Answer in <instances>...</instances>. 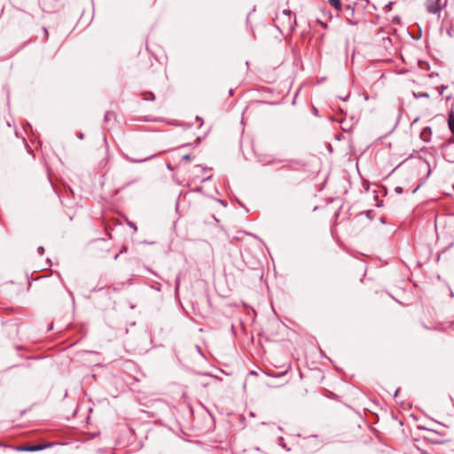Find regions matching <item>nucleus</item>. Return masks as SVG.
Returning <instances> with one entry per match:
<instances>
[{
  "label": "nucleus",
  "mask_w": 454,
  "mask_h": 454,
  "mask_svg": "<svg viewBox=\"0 0 454 454\" xmlns=\"http://www.w3.org/2000/svg\"><path fill=\"white\" fill-rule=\"evenodd\" d=\"M79 138L82 139V138H83V135H82V134H81V135L79 136Z\"/></svg>",
  "instance_id": "obj_14"
},
{
  "label": "nucleus",
  "mask_w": 454,
  "mask_h": 454,
  "mask_svg": "<svg viewBox=\"0 0 454 454\" xmlns=\"http://www.w3.org/2000/svg\"><path fill=\"white\" fill-rule=\"evenodd\" d=\"M414 97L417 98H428L429 95L427 93H413Z\"/></svg>",
  "instance_id": "obj_8"
},
{
  "label": "nucleus",
  "mask_w": 454,
  "mask_h": 454,
  "mask_svg": "<svg viewBox=\"0 0 454 454\" xmlns=\"http://www.w3.org/2000/svg\"><path fill=\"white\" fill-rule=\"evenodd\" d=\"M329 4L335 8L336 11L341 10V3L340 0H328Z\"/></svg>",
  "instance_id": "obj_4"
},
{
  "label": "nucleus",
  "mask_w": 454,
  "mask_h": 454,
  "mask_svg": "<svg viewBox=\"0 0 454 454\" xmlns=\"http://www.w3.org/2000/svg\"><path fill=\"white\" fill-rule=\"evenodd\" d=\"M434 434V431L429 430V429H426V430H425L424 438H426V439H431V434Z\"/></svg>",
  "instance_id": "obj_7"
},
{
  "label": "nucleus",
  "mask_w": 454,
  "mask_h": 454,
  "mask_svg": "<svg viewBox=\"0 0 454 454\" xmlns=\"http://www.w3.org/2000/svg\"><path fill=\"white\" fill-rule=\"evenodd\" d=\"M148 158H145V159H143V160H139L138 161L140 162H143L144 160H147Z\"/></svg>",
  "instance_id": "obj_13"
},
{
  "label": "nucleus",
  "mask_w": 454,
  "mask_h": 454,
  "mask_svg": "<svg viewBox=\"0 0 454 454\" xmlns=\"http://www.w3.org/2000/svg\"><path fill=\"white\" fill-rule=\"evenodd\" d=\"M446 6V0H429L427 5V12L433 14L440 12Z\"/></svg>",
  "instance_id": "obj_1"
},
{
  "label": "nucleus",
  "mask_w": 454,
  "mask_h": 454,
  "mask_svg": "<svg viewBox=\"0 0 454 454\" xmlns=\"http://www.w3.org/2000/svg\"><path fill=\"white\" fill-rule=\"evenodd\" d=\"M448 124L451 133L454 135V111H450L449 114Z\"/></svg>",
  "instance_id": "obj_3"
},
{
  "label": "nucleus",
  "mask_w": 454,
  "mask_h": 454,
  "mask_svg": "<svg viewBox=\"0 0 454 454\" xmlns=\"http://www.w3.org/2000/svg\"><path fill=\"white\" fill-rule=\"evenodd\" d=\"M43 31H44L45 36L48 37V30L46 28H43Z\"/></svg>",
  "instance_id": "obj_12"
},
{
  "label": "nucleus",
  "mask_w": 454,
  "mask_h": 454,
  "mask_svg": "<svg viewBox=\"0 0 454 454\" xmlns=\"http://www.w3.org/2000/svg\"><path fill=\"white\" fill-rule=\"evenodd\" d=\"M54 442H48L45 444H37V445H20L16 448L19 451H28V452H34L38 450H43L44 449L50 448L53 446Z\"/></svg>",
  "instance_id": "obj_2"
},
{
  "label": "nucleus",
  "mask_w": 454,
  "mask_h": 454,
  "mask_svg": "<svg viewBox=\"0 0 454 454\" xmlns=\"http://www.w3.org/2000/svg\"><path fill=\"white\" fill-rule=\"evenodd\" d=\"M289 368H290V365H287L286 370L282 373H280L279 375H283V374L286 373Z\"/></svg>",
  "instance_id": "obj_11"
},
{
  "label": "nucleus",
  "mask_w": 454,
  "mask_h": 454,
  "mask_svg": "<svg viewBox=\"0 0 454 454\" xmlns=\"http://www.w3.org/2000/svg\"><path fill=\"white\" fill-rule=\"evenodd\" d=\"M143 98L145 100H153L154 94L152 92H145V93H143Z\"/></svg>",
  "instance_id": "obj_6"
},
{
  "label": "nucleus",
  "mask_w": 454,
  "mask_h": 454,
  "mask_svg": "<svg viewBox=\"0 0 454 454\" xmlns=\"http://www.w3.org/2000/svg\"><path fill=\"white\" fill-rule=\"evenodd\" d=\"M182 158H183L184 160H188L191 158V156H190V154H185V155H183V156H182Z\"/></svg>",
  "instance_id": "obj_10"
},
{
  "label": "nucleus",
  "mask_w": 454,
  "mask_h": 454,
  "mask_svg": "<svg viewBox=\"0 0 454 454\" xmlns=\"http://www.w3.org/2000/svg\"><path fill=\"white\" fill-rule=\"evenodd\" d=\"M446 88H447L446 86L442 85V86L439 88V92H440V94H442V93H443V90H444Z\"/></svg>",
  "instance_id": "obj_9"
},
{
  "label": "nucleus",
  "mask_w": 454,
  "mask_h": 454,
  "mask_svg": "<svg viewBox=\"0 0 454 454\" xmlns=\"http://www.w3.org/2000/svg\"><path fill=\"white\" fill-rule=\"evenodd\" d=\"M283 17H284V18H286V19L288 20L287 27H288V28H292V27H293V26H294V20H293V19H292V16H291L289 13H288V14H286V13H283Z\"/></svg>",
  "instance_id": "obj_5"
}]
</instances>
